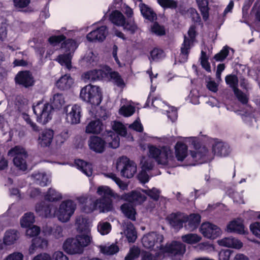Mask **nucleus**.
Returning <instances> with one entry per match:
<instances>
[{
	"label": "nucleus",
	"instance_id": "nucleus-43",
	"mask_svg": "<svg viewBox=\"0 0 260 260\" xmlns=\"http://www.w3.org/2000/svg\"><path fill=\"white\" fill-rule=\"evenodd\" d=\"M183 242L189 244H193L199 242L202 238L196 234H188L183 235L181 237Z\"/></svg>",
	"mask_w": 260,
	"mask_h": 260
},
{
	"label": "nucleus",
	"instance_id": "nucleus-40",
	"mask_svg": "<svg viewBox=\"0 0 260 260\" xmlns=\"http://www.w3.org/2000/svg\"><path fill=\"white\" fill-rule=\"evenodd\" d=\"M35 222V216L32 213H25L20 220V224L22 228L30 227Z\"/></svg>",
	"mask_w": 260,
	"mask_h": 260
},
{
	"label": "nucleus",
	"instance_id": "nucleus-59",
	"mask_svg": "<svg viewBox=\"0 0 260 260\" xmlns=\"http://www.w3.org/2000/svg\"><path fill=\"white\" fill-rule=\"evenodd\" d=\"M76 45V41L72 39H66L64 42L61 44L62 48H66L67 51H71L75 48Z\"/></svg>",
	"mask_w": 260,
	"mask_h": 260
},
{
	"label": "nucleus",
	"instance_id": "nucleus-10",
	"mask_svg": "<svg viewBox=\"0 0 260 260\" xmlns=\"http://www.w3.org/2000/svg\"><path fill=\"white\" fill-rule=\"evenodd\" d=\"M204 237L211 239H215L220 234V229L217 225L209 222L203 223L200 228Z\"/></svg>",
	"mask_w": 260,
	"mask_h": 260
},
{
	"label": "nucleus",
	"instance_id": "nucleus-19",
	"mask_svg": "<svg viewBox=\"0 0 260 260\" xmlns=\"http://www.w3.org/2000/svg\"><path fill=\"white\" fill-rule=\"evenodd\" d=\"M188 147L182 142H177L175 146V154L177 160L182 161L187 156Z\"/></svg>",
	"mask_w": 260,
	"mask_h": 260
},
{
	"label": "nucleus",
	"instance_id": "nucleus-42",
	"mask_svg": "<svg viewBox=\"0 0 260 260\" xmlns=\"http://www.w3.org/2000/svg\"><path fill=\"white\" fill-rule=\"evenodd\" d=\"M28 155H24L23 156H15L13 158L14 165L19 169L22 171H25L27 169V164L26 159Z\"/></svg>",
	"mask_w": 260,
	"mask_h": 260
},
{
	"label": "nucleus",
	"instance_id": "nucleus-44",
	"mask_svg": "<svg viewBox=\"0 0 260 260\" xmlns=\"http://www.w3.org/2000/svg\"><path fill=\"white\" fill-rule=\"evenodd\" d=\"M158 5L164 9H176L178 7V2L175 0H156Z\"/></svg>",
	"mask_w": 260,
	"mask_h": 260
},
{
	"label": "nucleus",
	"instance_id": "nucleus-11",
	"mask_svg": "<svg viewBox=\"0 0 260 260\" xmlns=\"http://www.w3.org/2000/svg\"><path fill=\"white\" fill-rule=\"evenodd\" d=\"M108 32L107 26L102 25L89 32L86 36L87 40L90 42H103L106 38Z\"/></svg>",
	"mask_w": 260,
	"mask_h": 260
},
{
	"label": "nucleus",
	"instance_id": "nucleus-50",
	"mask_svg": "<svg viewBox=\"0 0 260 260\" xmlns=\"http://www.w3.org/2000/svg\"><path fill=\"white\" fill-rule=\"evenodd\" d=\"M165 55V52L161 49L154 48L150 52V57L153 61H157Z\"/></svg>",
	"mask_w": 260,
	"mask_h": 260
},
{
	"label": "nucleus",
	"instance_id": "nucleus-4",
	"mask_svg": "<svg viewBox=\"0 0 260 260\" xmlns=\"http://www.w3.org/2000/svg\"><path fill=\"white\" fill-rule=\"evenodd\" d=\"M191 139V145L194 149V150L190 151V156L194 161L191 165L202 164L205 161L208 153V149L205 146H202L196 138L192 137Z\"/></svg>",
	"mask_w": 260,
	"mask_h": 260
},
{
	"label": "nucleus",
	"instance_id": "nucleus-54",
	"mask_svg": "<svg viewBox=\"0 0 260 260\" xmlns=\"http://www.w3.org/2000/svg\"><path fill=\"white\" fill-rule=\"evenodd\" d=\"M187 13L189 17L191 18V20L194 23H199L200 24L201 23V17L195 8H190L187 9Z\"/></svg>",
	"mask_w": 260,
	"mask_h": 260
},
{
	"label": "nucleus",
	"instance_id": "nucleus-38",
	"mask_svg": "<svg viewBox=\"0 0 260 260\" xmlns=\"http://www.w3.org/2000/svg\"><path fill=\"white\" fill-rule=\"evenodd\" d=\"M225 82L233 91L238 89L239 80L236 75L232 74L226 75L225 77Z\"/></svg>",
	"mask_w": 260,
	"mask_h": 260
},
{
	"label": "nucleus",
	"instance_id": "nucleus-1",
	"mask_svg": "<svg viewBox=\"0 0 260 260\" xmlns=\"http://www.w3.org/2000/svg\"><path fill=\"white\" fill-rule=\"evenodd\" d=\"M103 137L104 139L96 136H90L88 141L89 148L96 153H101L105 151L106 144L113 149L119 147L120 138L111 130L106 131Z\"/></svg>",
	"mask_w": 260,
	"mask_h": 260
},
{
	"label": "nucleus",
	"instance_id": "nucleus-34",
	"mask_svg": "<svg viewBox=\"0 0 260 260\" xmlns=\"http://www.w3.org/2000/svg\"><path fill=\"white\" fill-rule=\"evenodd\" d=\"M120 26L123 27V30L129 32L131 35H134L138 29V27L135 21V19L125 18L123 25Z\"/></svg>",
	"mask_w": 260,
	"mask_h": 260
},
{
	"label": "nucleus",
	"instance_id": "nucleus-47",
	"mask_svg": "<svg viewBox=\"0 0 260 260\" xmlns=\"http://www.w3.org/2000/svg\"><path fill=\"white\" fill-rule=\"evenodd\" d=\"M71 56L70 53L59 55L57 61L61 65H65L68 68L71 67Z\"/></svg>",
	"mask_w": 260,
	"mask_h": 260
},
{
	"label": "nucleus",
	"instance_id": "nucleus-41",
	"mask_svg": "<svg viewBox=\"0 0 260 260\" xmlns=\"http://www.w3.org/2000/svg\"><path fill=\"white\" fill-rule=\"evenodd\" d=\"M112 132L117 135L121 136H125L127 134V129L122 122L120 121H114L112 125Z\"/></svg>",
	"mask_w": 260,
	"mask_h": 260
},
{
	"label": "nucleus",
	"instance_id": "nucleus-5",
	"mask_svg": "<svg viewBox=\"0 0 260 260\" xmlns=\"http://www.w3.org/2000/svg\"><path fill=\"white\" fill-rule=\"evenodd\" d=\"M163 241L164 236L155 232L149 233L142 239V243L144 247L154 251L160 250Z\"/></svg>",
	"mask_w": 260,
	"mask_h": 260
},
{
	"label": "nucleus",
	"instance_id": "nucleus-64",
	"mask_svg": "<svg viewBox=\"0 0 260 260\" xmlns=\"http://www.w3.org/2000/svg\"><path fill=\"white\" fill-rule=\"evenodd\" d=\"M23 258L21 253L15 252L8 255L4 260H23Z\"/></svg>",
	"mask_w": 260,
	"mask_h": 260
},
{
	"label": "nucleus",
	"instance_id": "nucleus-31",
	"mask_svg": "<svg viewBox=\"0 0 260 260\" xmlns=\"http://www.w3.org/2000/svg\"><path fill=\"white\" fill-rule=\"evenodd\" d=\"M75 163L77 168L82 171L87 176L91 175L92 173V165L83 160L77 159L75 160Z\"/></svg>",
	"mask_w": 260,
	"mask_h": 260
},
{
	"label": "nucleus",
	"instance_id": "nucleus-51",
	"mask_svg": "<svg viewBox=\"0 0 260 260\" xmlns=\"http://www.w3.org/2000/svg\"><path fill=\"white\" fill-rule=\"evenodd\" d=\"M229 49L228 46H224L219 52L214 55V59L216 61H223L229 54Z\"/></svg>",
	"mask_w": 260,
	"mask_h": 260
},
{
	"label": "nucleus",
	"instance_id": "nucleus-37",
	"mask_svg": "<svg viewBox=\"0 0 260 260\" xmlns=\"http://www.w3.org/2000/svg\"><path fill=\"white\" fill-rule=\"evenodd\" d=\"M126 237L129 243H134L137 238V232L134 224L129 222L127 223L126 230Z\"/></svg>",
	"mask_w": 260,
	"mask_h": 260
},
{
	"label": "nucleus",
	"instance_id": "nucleus-30",
	"mask_svg": "<svg viewBox=\"0 0 260 260\" xmlns=\"http://www.w3.org/2000/svg\"><path fill=\"white\" fill-rule=\"evenodd\" d=\"M125 18L122 13L118 10L113 11L109 16L110 21L118 26L123 25Z\"/></svg>",
	"mask_w": 260,
	"mask_h": 260
},
{
	"label": "nucleus",
	"instance_id": "nucleus-13",
	"mask_svg": "<svg viewBox=\"0 0 260 260\" xmlns=\"http://www.w3.org/2000/svg\"><path fill=\"white\" fill-rule=\"evenodd\" d=\"M180 212L172 213L167 218L170 225L175 229L183 228V224L186 223L187 216H182Z\"/></svg>",
	"mask_w": 260,
	"mask_h": 260
},
{
	"label": "nucleus",
	"instance_id": "nucleus-61",
	"mask_svg": "<svg viewBox=\"0 0 260 260\" xmlns=\"http://www.w3.org/2000/svg\"><path fill=\"white\" fill-rule=\"evenodd\" d=\"M148 148L149 156L154 158L155 161H157L159 154H160V149L154 145L150 146Z\"/></svg>",
	"mask_w": 260,
	"mask_h": 260
},
{
	"label": "nucleus",
	"instance_id": "nucleus-9",
	"mask_svg": "<svg viewBox=\"0 0 260 260\" xmlns=\"http://www.w3.org/2000/svg\"><path fill=\"white\" fill-rule=\"evenodd\" d=\"M16 84L25 88H29L34 85L35 80L29 71H21L18 72L15 77Z\"/></svg>",
	"mask_w": 260,
	"mask_h": 260
},
{
	"label": "nucleus",
	"instance_id": "nucleus-16",
	"mask_svg": "<svg viewBox=\"0 0 260 260\" xmlns=\"http://www.w3.org/2000/svg\"><path fill=\"white\" fill-rule=\"evenodd\" d=\"M63 250L70 254H81V248H79L76 238H69L66 240L62 246Z\"/></svg>",
	"mask_w": 260,
	"mask_h": 260
},
{
	"label": "nucleus",
	"instance_id": "nucleus-26",
	"mask_svg": "<svg viewBox=\"0 0 260 260\" xmlns=\"http://www.w3.org/2000/svg\"><path fill=\"white\" fill-rule=\"evenodd\" d=\"M104 128L102 122L100 120L90 121L86 126L85 132L87 134H100Z\"/></svg>",
	"mask_w": 260,
	"mask_h": 260
},
{
	"label": "nucleus",
	"instance_id": "nucleus-52",
	"mask_svg": "<svg viewBox=\"0 0 260 260\" xmlns=\"http://www.w3.org/2000/svg\"><path fill=\"white\" fill-rule=\"evenodd\" d=\"M152 32L158 36H162L166 34L165 28L163 25H160L157 22H154L151 26Z\"/></svg>",
	"mask_w": 260,
	"mask_h": 260
},
{
	"label": "nucleus",
	"instance_id": "nucleus-49",
	"mask_svg": "<svg viewBox=\"0 0 260 260\" xmlns=\"http://www.w3.org/2000/svg\"><path fill=\"white\" fill-rule=\"evenodd\" d=\"M27 155V153L23 148L16 146L14 147L11 148L8 153V155L10 156L14 157L15 156H23L24 155Z\"/></svg>",
	"mask_w": 260,
	"mask_h": 260
},
{
	"label": "nucleus",
	"instance_id": "nucleus-62",
	"mask_svg": "<svg viewBox=\"0 0 260 260\" xmlns=\"http://www.w3.org/2000/svg\"><path fill=\"white\" fill-rule=\"evenodd\" d=\"M249 228L252 233L260 239V222H255L251 223L250 225Z\"/></svg>",
	"mask_w": 260,
	"mask_h": 260
},
{
	"label": "nucleus",
	"instance_id": "nucleus-8",
	"mask_svg": "<svg viewBox=\"0 0 260 260\" xmlns=\"http://www.w3.org/2000/svg\"><path fill=\"white\" fill-rule=\"evenodd\" d=\"M160 251L172 256H181L185 252L186 246L181 242L173 241L170 243H167L165 246L162 244Z\"/></svg>",
	"mask_w": 260,
	"mask_h": 260
},
{
	"label": "nucleus",
	"instance_id": "nucleus-3",
	"mask_svg": "<svg viewBox=\"0 0 260 260\" xmlns=\"http://www.w3.org/2000/svg\"><path fill=\"white\" fill-rule=\"evenodd\" d=\"M34 113L36 116L37 121L42 124H45L52 119L53 106L48 103H44L43 101H39L35 105L32 106Z\"/></svg>",
	"mask_w": 260,
	"mask_h": 260
},
{
	"label": "nucleus",
	"instance_id": "nucleus-29",
	"mask_svg": "<svg viewBox=\"0 0 260 260\" xmlns=\"http://www.w3.org/2000/svg\"><path fill=\"white\" fill-rule=\"evenodd\" d=\"M140 7L141 14L144 18L151 22L153 21L156 18L155 13L147 5L142 4Z\"/></svg>",
	"mask_w": 260,
	"mask_h": 260
},
{
	"label": "nucleus",
	"instance_id": "nucleus-57",
	"mask_svg": "<svg viewBox=\"0 0 260 260\" xmlns=\"http://www.w3.org/2000/svg\"><path fill=\"white\" fill-rule=\"evenodd\" d=\"M66 39V37L62 34L58 36H52L48 38V41L50 45L55 46L60 43H62Z\"/></svg>",
	"mask_w": 260,
	"mask_h": 260
},
{
	"label": "nucleus",
	"instance_id": "nucleus-18",
	"mask_svg": "<svg viewBox=\"0 0 260 260\" xmlns=\"http://www.w3.org/2000/svg\"><path fill=\"white\" fill-rule=\"evenodd\" d=\"M126 160L121 170V175L127 178H132L137 171V167L134 161L126 157Z\"/></svg>",
	"mask_w": 260,
	"mask_h": 260
},
{
	"label": "nucleus",
	"instance_id": "nucleus-60",
	"mask_svg": "<svg viewBox=\"0 0 260 260\" xmlns=\"http://www.w3.org/2000/svg\"><path fill=\"white\" fill-rule=\"evenodd\" d=\"M26 231V235L29 237L37 236L40 233V228L37 225L28 227Z\"/></svg>",
	"mask_w": 260,
	"mask_h": 260
},
{
	"label": "nucleus",
	"instance_id": "nucleus-33",
	"mask_svg": "<svg viewBox=\"0 0 260 260\" xmlns=\"http://www.w3.org/2000/svg\"><path fill=\"white\" fill-rule=\"evenodd\" d=\"M122 212L128 219L133 220H136V210L130 205L127 203L122 204L120 207Z\"/></svg>",
	"mask_w": 260,
	"mask_h": 260
},
{
	"label": "nucleus",
	"instance_id": "nucleus-14",
	"mask_svg": "<svg viewBox=\"0 0 260 260\" xmlns=\"http://www.w3.org/2000/svg\"><path fill=\"white\" fill-rule=\"evenodd\" d=\"M212 149L215 155L221 157H226L231 152L230 146L227 143L219 141L217 139L215 140Z\"/></svg>",
	"mask_w": 260,
	"mask_h": 260
},
{
	"label": "nucleus",
	"instance_id": "nucleus-12",
	"mask_svg": "<svg viewBox=\"0 0 260 260\" xmlns=\"http://www.w3.org/2000/svg\"><path fill=\"white\" fill-rule=\"evenodd\" d=\"M53 205L50 203H47L44 201H42L36 205V213L40 216L45 218H50L54 216L52 213L53 210H56Z\"/></svg>",
	"mask_w": 260,
	"mask_h": 260
},
{
	"label": "nucleus",
	"instance_id": "nucleus-46",
	"mask_svg": "<svg viewBox=\"0 0 260 260\" xmlns=\"http://www.w3.org/2000/svg\"><path fill=\"white\" fill-rule=\"evenodd\" d=\"M78 242L79 248H81V253L83 251V248L88 246L90 243V237L88 235H78L76 237Z\"/></svg>",
	"mask_w": 260,
	"mask_h": 260
},
{
	"label": "nucleus",
	"instance_id": "nucleus-6",
	"mask_svg": "<svg viewBox=\"0 0 260 260\" xmlns=\"http://www.w3.org/2000/svg\"><path fill=\"white\" fill-rule=\"evenodd\" d=\"M113 208L112 199L111 198L101 197L91 204V207L88 209L87 206L84 207V210L87 213H91L96 209H99L100 212L105 213L112 211Z\"/></svg>",
	"mask_w": 260,
	"mask_h": 260
},
{
	"label": "nucleus",
	"instance_id": "nucleus-55",
	"mask_svg": "<svg viewBox=\"0 0 260 260\" xmlns=\"http://www.w3.org/2000/svg\"><path fill=\"white\" fill-rule=\"evenodd\" d=\"M64 103V97L61 93H56L53 96L52 104L56 108H61Z\"/></svg>",
	"mask_w": 260,
	"mask_h": 260
},
{
	"label": "nucleus",
	"instance_id": "nucleus-27",
	"mask_svg": "<svg viewBox=\"0 0 260 260\" xmlns=\"http://www.w3.org/2000/svg\"><path fill=\"white\" fill-rule=\"evenodd\" d=\"M19 233L15 230H9L6 232L3 242L6 245L13 244L19 238Z\"/></svg>",
	"mask_w": 260,
	"mask_h": 260
},
{
	"label": "nucleus",
	"instance_id": "nucleus-48",
	"mask_svg": "<svg viewBox=\"0 0 260 260\" xmlns=\"http://www.w3.org/2000/svg\"><path fill=\"white\" fill-rule=\"evenodd\" d=\"M34 178L36 179L37 183L41 186H46L49 182V179L45 173H39L34 175Z\"/></svg>",
	"mask_w": 260,
	"mask_h": 260
},
{
	"label": "nucleus",
	"instance_id": "nucleus-20",
	"mask_svg": "<svg viewBox=\"0 0 260 260\" xmlns=\"http://www.w3.org/2000/svg\"><path fill=\"white\" fill-rule=\"evenodd\" d=\"M53 135L54 132L51 129L42 132L39 137V144L43 147L49 146L52 141Z\"/></svg>",
	"mask_w": 260,
	"mask_h": 260
},
{
	"label": "nucleus",
	"instance_id": "nucleus-56",
	"mask_svg": "<svg viewBox=\"0 0 260 260\" xmlns=\"http://www.w3.org/2000/svg\"><path fill=\"white\" fill-rule=\"evenodd\" d=\"M234 93L238 100L243 105H246L249 101L248 97L239 88L235 90Z\"/></svg>",
	"mask_w": 260,
	"mask_h": 260
},
{
	"label": "nucleus",
	"instance_id": "nucleus-2",
	"mask_svg": "<svg viewBox=\"0 0 260 260\" xmlns=\"http://www.w3.org/2000/svg\"><path fill=\"white\" fill-rule=\"evenodd\" d=\"M80 98L92 105L99 106L102 101L103 94L99 87L88 84L81 89Z\"/></svg>",
	"mask_w": 260,
	"mask_h": 260
},
{
	"label": "nucleus",
	"instance_id": "nucleus-28",
	"mask_svg": "<svg viewBox=\"0 0 260 260\" xmlns=\"http://www.w3.org/2000/svg\"><path fill=\"white\" fill-rule=\"evenodd\" d=\"M199 10H200L203 20L207 21L209 17V2L208 0H196Z\"/></svg>",
	"mask_w": 260,
	"mask_h": 260
},
{
	"label": "nucleus",
	"instance_id": "nucleus-21",
	"mask_svg": "<svg viewBox=\"0 0 260 260\" xmlns=\"http://www.w3.org/2000/svg\"><path fill=\"white\" fill-rule=\"evenodd\" d=\"M201 217L199 214H191L187 216L186 224L185 226L186 229L190 231H193L199 226L201 222Z\"/></svg>",
	"mask_w": 260,
	"mask_h": 260
},
{
	"label": "nucleus",
	"instance_id": "nucleus-58",
	"mask_svg": "<svg viewBox=\"0 0 260 260\" xmlns=\"http://www.w3.org/2000/svg\"><path fill=\"white\" fill-rule=\"evenodd\" d=\"M143 191L154 201H157L159 200L160 193L159 189L153 187L151 189L144 190Z\"/></svg>",
	"mask_w": 260,
	"mask_h": 260
},
{
	"label": "nucleus",
	"instance_id": "nucleus-23",
	"mask_svg": "<svg viewBox=\"0 0 260 260\" xmlns=\"http://www.w3.org/2000/svg\"><path fill=\"white\" fill-rule=\"evenodd\" d=\"M106 71L107 72L110 79L113 83L118 87H122L125 86V83L120 74L117 71H112L111 68L106 66L105 67Z\"/></svg>",
	"mask_w": 260,
	"mask_h": 260
},
{
	"label": "nucleus",
	"instance_id": "nucleus-32",
	"mask_svg": "<svg viewBox=\"0 0 260 260\" xmlns=\"http://www.w3.org/2000/svg\"><path fill=\"white\" fill-rule=\"evenodd\" d=\"M228 231L239 234H244V225L236 220L231 221L227 225Z\"/></svg>",
	"mask_w": 260,
	"mask_h": 260
},
{
	"label": "nucleus",
	"instance_id": "nucleus-15",
	"mask_svg": "<svg viewBox=\"0 0 260 260\" xmlns=\"http://www.w3.org/2000/svg\"><path fill=\"white\" fill-rule=\"evenodd\" d=\"M82 108L80 105L75 104L72 106L69 112L67 113L66 120L68 123L76 124L80 122Z\"/></svg>",
	"mask_w": 260,
	"mask_h": 260
},
{
	"label": "nucleus",
	"instance_id": "nucleus-39",
	"mask_svg": "<svg viewBox=\"0 0 260 260\" xmlns=\"http://www.w3.org/2000/svg\"><path fill=\"white\" fill-rule=\"evenodd\" d=\"M96 193L101 196V197L105 198H114L115 197L114 192L108 186H100L98 187Z\"/></svg>",
	"mask_w": 260,
	"mask_h": 260
},
{
	"label": "nucleus",
	"instance_id": "nucleus-24",
	"mask_svg": "<svg viewBox=\"0 0 260 260\" xmlns=\"http://www.w3.org/2000/svg\"><path fill=\"white\" fill-rule=\"evenodd\" d=\"M220 246L240 249L243 246V243L239 240L234 238L225 237L218 241Z\"/></svg>",
	"mask_w": 260,
	"mask_h": 260
},
{
	"label": "nucleus",
	"instance_id": "nucleus-63",
	"mask_svg": "<svg viewBox=\"0 0 260 260\" xmlns=\"http://www.w3.org/2000/svg\"><path fill=\"white\" fill-rule=\"evenodd\" d=\"M49 233L52 234L56 238H59L62 236V229L59 225L55 226L52 228H50Z\"/></svg>",
	"mask_w": 260,
	"mask_h": 260
},
{
	"label": "nucleus",
	"instance_id": "nucleus-53",
	"mask_svg": "<svg viewBox=\"0 0 260 260\" xmlns=\"http://www.w3.org/2000/svg\"><path fill=\"white\" fill-rule=\"evenodd\" d=\"M135 112V108L134 106L132 105L128 106H122L119 111L120 114L124 116V117H129L133 115Z\"/></svg>",
	"mask_w": 260,
	"mask_h": 260
},
{
	"label": "nucleus",
	"instance_id": "nucleus-45",
	"mask_svg": "<svg viewBox=\"0 0 260 260\" xmlns=\"http://www.w3.org/2000/svg\"><path fill=\"white\" fill-rule=\"evenodd\" d=\"M192 43L186 36H184V41L181 47V54L185 57L186 59L188 58L191 48L190 44Z\"/></svg>",
	"mask_w": 260,
	"mask_h": 260
},
{
	"label": "nucleus",
	"instance_id": "nucleus-25",
	"mask_svg": "<svg viewBox=\"0 0 260 260\" xmlns=\"http://www.w3.org/2000/svg\"><path fill=\"white\" fill-rule=\"evenodd\" d=\"M107 74L103 70H94L85 73L84 78L91 82L103 79Z\"/></svg>",
	"mask_w": 260,
	"mask_h": 260
},
{
	"label": "nucleus",
	"instance_id": "nucleus-22",
	"mask_svg": "<svg viewBox=\"0 0 260 260\" xmlns=\"http://www.w3.org/2000/svg\"><path fill=\"white\" fill-rule=\"evenodd\" d=\"M73 83V79L70 75L66 74L57 81L56 86L61 90H66L70 89Z\"/></svg>",
	"mask_w": 260,
	"mask_h": 260
},
{
	"label": "nucleus",
	"instance_id": "nucleus-35",
	"mask_svg": "<svg viewBox=\"0 0 260 260\" xmlns=\"http://www.w3.org/2000/svg\"><path fill=\"white\" fill-rule=\"evenodd\" d=\"M62 198V197L61 193L57 192L55 189L51 188L48 189L47 192L44 196L45 201L51 202L59 201L61 200Z\"/></svg>",
	"mask_w": 260,
	"mask_h": 260
},
{
	"label": "nucleus",
	"instance_id": "nucleus-36",
	"mask_svg": "<svg viewBox=\"0 0 260 260\" xmlns=\"http://www.w3.org/2000/svg\"><path fill=\"white\" fill-rule=\"evenodd\" d=\"M171 153V150L166 146H163L160 149V153L159 154L157 162L159 165H167L168 163L169 154Z\"/></svg>",
	"mask_w": 260,
	"mask_h": 260
},
{
	"label": "nucleus",
	"instance_id": "nucleus-7",
	"mask_svg": "<svg viewBox=\"0 0 260 260\" xmlns=\"http://www.w3.org/2000/svg\"><path fill=\"white\" fill-rule=\"evenodd\" d=\"M76 204L74 201L67 200L60 205L57 215L59 220L65 222L69 221L76 209Z\"/></svg>",
	"mask_w": 260,
	"mask_h": 260
},
{
	"label": "nucleus",
	"instance_id": "nucleus-17",
	"mask_svg": "<svg viewBox=\"0 0 260 260\" xmlns=\"http://www.w3.org/2000/svg\"><path fill=\"white\" fill-rule=\"evenodd\" d=\"M121 199L136 204H141L146 200V197L141 192L133 190L122 195Z\"/></svg>",
	"mask_w": 260,
	"mask_h": 260
}]
</instances>
